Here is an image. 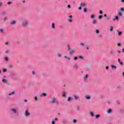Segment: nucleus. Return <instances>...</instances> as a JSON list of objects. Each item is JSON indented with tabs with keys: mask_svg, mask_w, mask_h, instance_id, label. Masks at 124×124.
Segmentation results:
<instances>
[{
	"mask_svg": "<svg viewBox=\"0 0 124 124\" xmlns=\"http://www.w3.org/2000/svg\"><path fill=\"white\" fill-rule=\"evenodd\" d=\"M121 43H118V44H117V46H118V47H120V46H121Z\"/></svg>",
	"mask_w": 124,
	"mask_h": 124,
	"instance_id": "42",
	"label": "nucleus"
},
{
	"mask_svg": "<svg viewBox=\"0 0 124 124\" xmlns=\"http://www.w3.org/2000/svg\"><path fill=\"white\" fill-rule=\"evenodd\" d=\"M102 16H99V17H98V18L99 19H102Z\"/></svg>",
	"mask_w": 124,
	"mask_h": 124,
	"instance_id": "44",
	"label": "nucleus"
},
{
	"mask_svg": "<svg viewBox=\"0 0 124 124\" xmlns=\"http://www.w3.org/2000/svg\"><path fill=\"white\" fill-rule=\"evenodd\" d=\"M51 28L52 29H53V30H55V29L56 28V27H55V23H52L51 24Z\"/></svg>",
	"mask_w": 124,
	"mask_h": 124,
	"instance_id": "13",
	"label": "nucleus"
},
{
	"mask_svg": "<svg viewBox=\"0 0 124 124\" xmlns=\"http://www.w3.org/2000/svg\"><path fill=\"white\" fill-rule=\"evenodd\" d=\"M111 68H112V69H113V68H114V69H117V66H116L114 65H111Z\"/></svg>",
	"mask_w": 124,
	"mask_h": 124,
	"instance_id": "22",
	"label": "nucleus"
},
{
	"mask_svg": "<svg viewBox=\"0 0 124 124\" xmlns=\"http://www.w3.org/2000/svg\"><path fill=\"white\" fill-rule=\"evenodd\" d=\"M99 13H100V14H103V12L102 11H101V10H100V11H99Z\"/></svg>",
	"mask_w": 124,
	"mask_h": 124,
	"instance_id": "48",
	"label": "nucleus"
},
{
	"mask_svg": "<svg viewBox=\"0 0 124 124\" xmlns=\"http://www.w3.org/2000/svg\"><path fill=\"white\" fill-rule=\"evenodd\" d=\"M62 97H66V93L65 92H63L62 94Z\"/></svg>",
	"mask_w": 124,
	"mask_h": 124,
	"instance_id": "14",
	"label": "nucleus"
},
{
	"mask_svg": "<svg viewBox=\"0 0 124 124\" xmlns=\"http://www.w3.org/2000/svg\"><path fill=\"white\" fill-rule=\"evenodd\" d=\"M2 82L3 84H7V80L4 79H2Z\"/></svg>",
	"mask_w": 124,
	"mask_h": 124,
	"instance_id": "12",
	"label": "nucleus"
},
{
	"mask_svg": "<svg viewBox=\"0 0 124 124\" xmlns=\"http://www.w3.org/2000/svg\"><path fill=\"white\" fill-rule=\"evenodd\" d=\"M120 11H121V12H124V8H122L120 9Z\"/></svg>",
	"mask_w": 124,
	"mask_h": 124,
	"instance_id": "36",
	"label": "nucleus"
},
{
	"mask_svg": "<svg viewBox=\"0 0 124 124\" xmlns=\"http://www.w3.org/2000/svg\"><path fill=\"white\" fill-rule=\"evenodd\" d=\"M67 7L68 8H71V6H70V5H68Z\"/></svg>",
	"mask_w": 124,
	"mask_h": 124,
	"instance_id": "54",
	"label": "nucleus"
},
{
	"mask_svg": "<svg viewBox=\"0 0 124 124\" xmlns=\"http://www.w3.org/2000/svg\"><path fill=\"white\" fill-rule=\"evenodd\" d=\"M11 111L13 114H15V115H16L18 113V110H17V108H12Z\"/></svg>",
	"mask_w": 124,
	"mask_h": 124,
	"instance_id": "5",
	"label": "nucleus"
},
{
	"mask_svg": "<svg viewBox=\"0 0 124 124\" xmlns=\"http://www.w3.org/2000/svg\"><path fill=\"white\" fill-rule=\"evenodd\" d=\"M118 62L120 63V65H123V62H121V60H120V59H118Z\"/></svg>",
	"mask_w": 124,
	"mask_h": 124,
	"instance_id": "20",
	"label": "nucleus"
},
{
	"mask_svg": "<svg viewBox=\"0 0 124 124\" xmlns=\"http://www.w3.org/2000/svg\"><path fill=\"white\" fill-rule=\"evenodd\" d=\"M80 6H83V7H85L86 6V3H81L80 4Z\"/></svg>",
	"mask_w": 124,
	"mask_h": 124,
	"instance_id": "21",
	"label": "nucleus"
},
{
	"mask_svg": "<svg viewBox=\"0 0 124 124\" xmlns=\"http://www.w3.org/2000/svg\"><path fill=\"white\" fill-rule=\"evenodd\" d=\"M72 99V98L71 97H69L67 99V101H70Z\"/></svg>",
	"mask_w": 124,
	"mask_h": 124,
	"instance_id": "27",
	"label": "nucleus"
},
{
	"mask_svg": "<svg viewBox=\"0 0 124 124\" xmlns=\"http://www.w3.org/2000/svg\"><path fill=\"white\" fill-rule=\"evenodd\" d=\"M104 17H107V15L105 14V15H104Z\"/></svg>",
	"mask_w": 124,
	"mask_h": 124,
	"instance_id": "62",
	"label": "nucleus"
},
{
	"mask_svg": "<svg viewBox=\"0 0 124 124\" xmlns=\"http://www.w3.org/2000/svg\"><path fill=\"white\" fill-rule=\"evenodd\" d=\"M15 94V92H13L10 93L9 94V95H13V94Z\"/></svg>",
	"mask_w": 124,
	"mask_h": 124,
	"instance_id": "24",
	"label": "nucleus"
},
{
	"mask_svg": "<svg viewBox=\"0 0 124 124\" xmlns=\"http://www.w3.org/2000/svg\"><path fill=\"white\" fill-rule=\"evenodd\" d=\"M74 124H76V123H77V120L74 119L73 121Z\"/></svg>",
	"mask_w": 124,
	"mask_h": 124,
	"instance_id": "37",
	"label": "nucleus"
},
{
	"mask_svg": "<svg viewBox=\"0 0 124 124\" xmlns=\"http://www.w3.org/2000/svg\"><path fill=\"white\" fill-rule=\"evenodd\" d=\"M96 33H97V34H98V33H99V30H96Z\"/></svg>",
	"mask_w": 124,
	"mask_h": 124,
	"instance_id": "40",
	"label": "nucleus"
},
{
	"mask_svg": "<svg viewBox=\"0 0 124 124\" xmlns=\"http://www.w3.org/2000/svg\"><path fill=\"white\" fill-rule=\"evenodd\" d=\"M4 32V30L3 29H0V32L3 33Z\"/></svg>",
	"mask_w": 124,
	"mask_h": 124,
	"instance_id": "23",
	"label": "nucleus"
},
{
	"mask_svg": "<svg viewBox=\"0 0 124 124\" xmlns=\"http://www.w3.org/2000/svg\"><path fill=\"white\" fill-rule=\"evenodd\" d=\"M79 58L81 60H83V57L82 56H79Z\"/></svg>",
	"mask_w": 124,
	"mask_h": 124,
	"instance_id": "53",
	"label": "nucleus"
},
{
	"mask_svg": "<svg viewBox=\"0 0 124 124\" xmlns=\"http://www.w3.org/2000/svg\"><path fill=\"white\" fill-rule=\"evenodd\" d=\"M110 54L111 56H114L115 55V50H111L110 51Z\"/></svg>",
	"mask_w": 124,
	"mask_h": 124,
	"instance_id": "9",
	"label": "nucleus"
},
{
	"mask_svg": "<svg viewBox=\"0 0 124 124\" xmlns=\"http://www.w3.org/2000/svg\"><path fill=\"white\" fill-rule=\"evenodd\" d=\"M108 114H110V113H112V109H109L108 110Z\"/></svg>",
	"mask_w": 124,
	"mask_h": 124,
	"instance_id": "31",
	"label": "nucleus"
},
{
	"mask_svg": "<svg viewBox=\"0 0 124 124\" xmlns=\"http://www.w3.org/2000/svg\"><path fill=\"white\" fill-rule=\"evenodd\" d=\"M2 6V2H0V7H1Z\"/></svg>",
	"mask_w": 124,
	"mask_h": 124,
	"instance_id": "49",
	"label": "nucleus"
},
{
	"mask_svg": "<svg viewBox=\"0 0 124 124\" xmlns=\"http://www.w3.org/2000/svg\"><path fill=\"white\" fill-rule=\"evenodd\" d=\"M83 11L84 12H87V9L86 8H84Z\"/></svg>",
	"mask_w": 124,
	"mask_h": 124,
	"instance_id": "52",
	"label": "nucleus"
},
{
	"mask_svg": "<svg viewBox=\"0 0 124 124\" xmlns=\"http://www.w3.org/2000/svg\"><path fill=\"white\" fill-rule=\"evenodd\" d=\"M97 23V21H96V20H94L93 21V25L96 24Z\"/></svg>",
	"mask_w": 124,
	"mask_h": 124,
	"instance_id": "28",
	"label": "nucleus"
},
{
	"mask_svg": "<svg viewBox=\"0 0 124 124\" xmlns=\"http://www.w3.org/2000/svg\"><path fill=\"white\" fill-rule=\"evenodd\" d=\"M40 96H41V97H42V96H47V94L44 93L40 94Z\"/></svg>",
	"mask_w": 124,
	"mask_h": 124,
	"instance_id": "11",
	"label": "nucleus"
},
{
	"mask_svg": "<svg viewBox=\"0 0 124 124\" xmlns=\"http://www.w3.org/2000/svg\"><path fill=\"white\" fill-rule=\"evenodd\" d=\"M68 22H69V23H71V22H72V19H69Z\"/></svg>",
	"mask_w": 124,
	"mask_h": 124,
	"instance_id": "50",
	"label": "nucleus"
},
{
	"mask_svg": "<svg viewBox=\"0 0 124 124\" xmlns=\"http://www.w3.org/2000/svg\"><path fill=\"white\" fill-rule=\"evenodd\" d=\"M50 103L51 104H55V103H57V98L55 97L51 98Z\"/></svg>",
	"mask_w": 124,
	"mask_h": 124,
	"instance_id": "3",
	"label": "nucleus"
},
{
	"mask_svg": "<svg viewBox=\"0 0 124 124\" xmlns=\"http://www.w3.org/2000/svg\"><path fill=\"white\" fill-rule=\"evenodd\" d=\"M6 71H7V69H3V72H6Z\"/></svg>",
	"mask_w": 124,
	"mask_h": 124,
	"instance_id": "41",
	"label": "nucleus"
},
{
	"mask_svg": "<svg viewBox=\"0 0 124 124\" xmlns=\"http://www.w3.org/2000/svg\"><path fill=\"white\" fill-rule=\"evenodd\" d=\"M110 19H111V17H110V16H108L107 17V20H110Z\"/></svg>",
	"mask_w": 124,
	"mask_h": 124,
	"instance_id": "43",
	"label": "nucleus"
},
{
	"mask_svg": "<svg viewBox=\"0 0 124 124\" xmlns=\"http://www.w3.org/2000/svg\"><path fill=\"white\" fill-rule=\"evenodd\" d=\"M5 45H9V42H6L5 43Z\"/></svg>",
	"mask_w": 124,
	"mask_h": 124,
	"instance_id": "45",
	"label": "nucleus"
},
{
	"mask_svg": "<svg viewBox=\"0 0 124 124\" xmlns=\"http://www.w3.org/2000/svg\"><path fill=\"white\" fill-rule=\"evenodd\" d=\"M7 16H5L3 18V22H6V21H7Z\"/></svg>",
	"mask_w": 124,
	"mask_h": 124,
	"instance_id": "17",
	"label": "nucleus"
},
{
	"mask_svg": "<svg viewBox=\"0 0 124 124\" xmlns=\"http://www.w3.org/2000/svg\"><path fill=\"white\" fill-rule=\"evenodd\" d=\"M122 53H124V48L122 49Z\"/></svg>",
	"mask_w": 124,
	"mask_h": 124,
	"instance_id": "63",
	"label": "nucleus"
},
{
	"mask_svg": "<svg viewBox=\"0 0 124 124\" xmlns=\"http://www.w3.org/2000/svg\"><path fill=\"white\" fill-rule=\"evenodd\" d=\"M117 52L119 54H121V53H122V51H121L120 50H117Z\"/></svg>",
	"mask_w": 124,
	"mask_h": 124,
	"instance_id": "51",
	"label": "nucleus"
},
{
	"mask_svg": "<svg viewBox=\"0 0 124 124\" xmlns=\"http://www.w3.org/2000/svg\"><path fill=\"white\" fill-rule=\"evenodd\" d=\"M117 32H118L119 36H121V35H122V34H123V32L119 31V30H117Z\"/></svg>",
	"mask_w": 124,
	"mask_h": 124,
	"instance_id": "15",
	"label": "nucleus"
},
{
	"mask_svg": "<svg viewBox=\"0 0 124 124\" xmlns=\"http://www.w3.org/2000/svg\"><path fill=\"white\" fill-rule=\"evenodd\" d=\"M62 56V53L60 52H57V57L58 58H61Z\"/></svg>",
	"mask_w": 124,
	"mask_h": 124,
	"instance_id": "6",
	"label": "nucleus"
},
{
	"mask_svg": "<svg viewBox=\"0 0 124 124\" xmlns=\"http://www.w3.org/2000/svg\"><path fill=\"white\" fill-rule=\"evenodd\" d=\"M78 9H79V10H82V7H79L78 8Z\"/></svg>",
	"mask_w": 124,
	"mask_h": 124,
	"instance_id": "57",
	"label": "nucleus"
},
{
	"mask_svg": "<svg viewBox=\"0 0 124 124\" xmlns=\"http://www.w3.org/2000/svg\"><path fill=\"white\" fill-rule=\"evenodd\" d=\"M80 45H81V46H85V44H84L83 43H81Z\"/></svg>",
	"mask_w": 124,
	"mask_h": 124,
	"instance_id": "46",
	"label": "nucleus"
},
{
	"mask_svg": "<svg viewBox=\"0 0 124 124\" xmlns=\"http://www.w3.org/2000/svg\"><path fill=\"white\" fill-rule=\"evenodd\" d=\"M117 104H120V102L117 101Z\"/></svg>",
	"mask_w": 124,
	"mask_h": 124,
	"instance_id": "64",
	"label": "nucleus"
},
{
	"mask_svg": "<svg viewBox=\"0 0 124 124\" xmlns=\"http://www.w3.org/2000/svg\"><path fill=\"white\" fill-rule=\"evenodd\" d=\"M74 98H75V99H76V100L78 99V97L77 95H74Z\"/></svg>",
	"mask_w": 124,
	"mask_h": 124,
	"instance_id": "39",
	"label": "nucleus"
},
{
	"mask_svg": "<svg viewBox=\"0 0 124 124\" xmlns=\"http://www.w3.org/2000/svg\"><path fill=\"white\" fill-rule=\"evenodd\" d=\"M9 68H13V65L12 64H10V65H9Z\"/></svg>",
	"mask_w": 124,
	"mask_h": 124,
	"instance_id": "35",
	"label": "nucleus"
},
{
	"mask_svg": "<svg viewBox=\"0 0 124 124\" xmlns=\"http://www.w3.org/2000/svg\"><path fill=\"white\" fill-rule=\"evenodd\" d=\"M74 53H75V50H74V49H71L70 51V55L72 56Z\"/></svg>",
	"mask_w": 124,
	"mask_h": 124,
	"instance_id": "7",
	"label": "nucleus"
},
{
	"mask_svg": "<svg viewBox=\"0 0 124 124\" xmlns=\"http://www.w3.org/2000/svg\"><path fill=\"white\" fill-rule=\"evenodd\" d=\"M5 52L6 53V54H9V53H10V50L7 49L5 51Z\"/></svg>",
	"mask_w": 124,
	"mask_h": 124,
	"instance_id": "19",
	"label": "nucleus"
},
{
	"mask_svg": "<svg viewBox=\"0 0 124 124\" xmlns=\"http://www.w3.org/2000/svg\"><path fill=\"white\" fill-rule=\"evenodd\" d=\"M86 99H87L89 100V99H91V95H86L85 96Z\"/></svg>",
	"mask_w": 124,
	"mask_h": 124,
	"instance_id": "10",
	"label": "nucleus"
},
{
	"mask_svg": "<svg viewBox=\"0 0 124 124\" xmlns=\"http://www.w3.org/2000/svg\"><path fill=\"white\" fill-rule=\"evenodd\" d=\"M55 121L56 122L58 121V118H55Z\"/></svg>",
	"mask_w": 124,
	"mask_h": 124,
	"instance_id": "59",
	"label": "nucleus"
},
{
	"mask_svg": "<svg viewBox=\"0 0 124 124\" xmlns=\"http://www.w3.org/2000/svg\"><path fill=\"white\" fill-rule=\"evenodd\" d=\"M23 115L26 118H29V117H30V116H31V113H30V111H29V110L26 109V110H25V112L24 113Z\"/></svg>",
	"mask_w": 124,
	"mask_h": 124,
	"instance_id": "2",
	"label": "nucleus"
},
{
	"mask_svg": "<svg viewBox=\"0 0 124 124\" xmlns=\"http://www.w3.org/2000/svg\"><path fill=\"white\" fill-rule=\"evenodd\" d=\"M2 14V15H5V14H6V13L5 12H3Z\"/></svg>",
	"mask_w": 124,
	"mask_h": 124,
	"instance_id": "60",
	"label": "nucleus"
},
{
	"mask_svg": "<svg viewBox=\"0 0 124 124\" xmlns=\"http://www.w3.org/2000/svg\"><path fill=\"white\" fill-rule=\"evenodd\" d=\"M55 121H53L52 122V124H55Z\"/></svg>",
	"mask_w": 124,
	"mask_h": 124,
	"instance_id": "61",
	"label": "nucleus"
},
{
	"mask_svg": "<svg viewBox=\"0 0 124 124\" xmlns=\"http://www.w3.org/2000/svg\"><path fill=\"white\" fill-rule=\"evenodd\" d=\"M32 73L33 75H34L35 74V73L34 72V71H32Z\"/></svg>",
	"mask_w": 124,
	"mask_h": 124,
	"instance_id": "58",
	"label": "nucleus"
},
{
	"mask_svg": "<svg viewBox=\"0 0 124 124\" xmlns=\"http://www.w3.org/2000/svg\"><path fill=\"white\" fill-rule=\"evenodd\" d=\"M90 116L92 118H93V117H94V114H93V112H90Z\"/></svg>",
	"mask_w": 124,
	"mask_h": 124,
	"instance_id": "18",
	"label": "nucleus"
},
{
	"mask_svg": "<svg viewBox=\"0 0 124 124\" xmlns=\"http://www.w3.org/2000/svg\"><path fill=\"white\" fill-rule=\"evenodd\" d=\"M28 25H29V21L27 19H24L21 22V26L23 28L28 27Z\"/></svg>",
	"mask_w": 124,
	"mask_h": 124,
	"instance_id": "1",
	"label": "nucleus"
},
{
	"mask_svg": "<svg viewBox=\"0 0 124 124\" xmlns=\"http://www.w3.org/2000/svg\"><path fill=\"white\" fill-rule=\"evenodd\" d=\"M12 2H8L7 3V4H12Z\"/></svg>",
	"mask_w": 124,
	"mask_h": 124,
	"instance_id": "55",
	"label": "nucleus"
},
{
	"mask_svg": "<svg viewBox=\"0 0 124 124\" xmlns=\"http://www.w3.org/2000/svg\"><path fill=\"white\" fill-rule=\"evenodd\" d=\"M4 60H5L6 62H8L9 61V59H8V57H5Z\"/></svg>",
	"mask_w": 124,
	"mask_h": 124,
	"instance_id": "25",
	"label": "nucleus"
},
{
	"mask_svg": "<svg viewBox=\"0 0 124 124\" xmlns=\"http://www.w3.org/2000/svg\"><path fill=\"white\" fill-rule=\"evenodd\" d=\"M118 15H119V16H120L121 17H123V14H122V13H121V12H119V13H118Z\"/></svg>",
	"mask_w": 124,
	"mask_h": 124,
	"instance_id": "32",
	"label": "nucleus"
},
{
	"mask_svg": "<svg viewBox=\"0 0 124 124\" xmlns=\"http://www.w3.org/2000/svg\"><path fill=\"white\" fill-rule=\"evenodd\" d=\"M89 78V75L88 74H85L83 76V80L85 83L88 82V78Z\"/></svg>",
	"mask_w": 124,
	"mask_h": 124,
	"instance_id": "4",
	"label": "nucleus"
},
{
	"mask_svg": "<svg viewBox=\"0 0 124 124\" xmlns=\"http://www.w3.org/2000/svg\"><path fill=\"white\" fill-rule=\"evenodd\" d=\"M34 100H35V101H37V100H38V99L37 98V97L35 96L34 97Z\"/></svg>",
	"mask_w": 124,
	"mask_h": 124,
	"instance_id": "38",
	"label": "nucleus"
},
{
	"mask_svg": "<svg viewBox=\"0 0 124 124\" xmlns=\"http://www.w3.org/2000/svg\"><path fill=\"white\" fill-rule=\"evenodd\" d=\"M10 25H11V26H13L14 25L16 24V20H13L12 21H11L10 22Z\"/></svg>",
	"mask_w": 124,
	"mask_h": 124,
	"instance_id": "8",
	"label": "nucleus"
},
{
	"mask_svg": "<svg viewBox=\"0 0 124 124\" xmlns=\"http://www.w3.org/2000/svg\"><path fill=\"white\" fill-rule=\"evenodd\" d=\"M106 69H109V67L108 66H107L106 67Z\"/></svg>",
	"mask_w": 124,
	"mask_h": 124,
	"instance_id": "56",
	"label": "nucleus"
},
{
	"mask_svg": "<svg viewBox=\"0 0 124 124\" xmlns=\"http://www.w3.org/2000/svg\"><path fill=\"white\" fill-rule=\"evenodd\" d=\"M74 68H76V69H77L78 68V65H75L74 66Z\"/></svg>",
	"mask_w": 124,
	"mask_h": 124,
	"instance_id": "34",
	"label": "nucleus"
},
{
	"mask_svg": "<svg viewBox=\"0 0 124 124\" xmlns=\"http://www.w3.org/2000/svg\"><path fill=\"white\" fill-rule=\"evenodd\" d=\"M113 21H119V17L118 16H115V18H113Z\"/></svg>",
	"mask_w": 124,
	"mask_h": 124,
	"instance_id": "16",
	"label": "nucleus"
},
{
	"mask_svg": "<svg viewBox=\"0 0 124 124\" xmlns=\"http://www.w3.org/2000/svg\"><path fill=\"white\" fill-rule=\"evenodd\" d=\"M74 60L75 61H77V60H78V57H75L74 58Z\"/></svg>",
	"mask_w": 124,
	"mask_h": 124,
	"instance_id": "47",
	"label": "nucleus"
},
{
	"mask_svg": "<svg viewBox=\"0 0 124 124\" xmlns=\"http://www.w3.org/2000/svg\"><path fill=\"white\" fill-rule=\"evenodd\" d=\"M95 117H96V119H98L100 117V115H96Z\"/></svg>",
	"mask_w": 124,
	"mask_h": 124,
	"instance_id": "30",
	"label": "nucleus"
},
{
	"mask_svg": "<svg viewBox=\"0 0 124 124\" xmlns=\"http://www.w3.org/2000/svg\"><path fill=\"white\" fill-rule=\"evenodd\" d=\"M64 59L68 60L69 61L70 60V58H67V57H66V56H64Z\"/></svg>",
	"mask_w": 124,
	"mask_h": 124,
	"instance_id": "29",
	"label": "nucleus"
},
{
	"mask_svg": "<svg viewBox=\"0 0 124 124\" xmlns=\"http://www.w3.org/2000/svg\"><path fill=\"white\" fill-rule=\"evenodd\" d=\"M94 18V15H92L91 16V19H93Z\"/></svg>",
	"mask_w": 124,
	"mask_h": 124,
	"instance_id": "33",
	"label": "nucleus"
},
{
	"mask_svg": "<svg viewBox=\"0 0 124 124\" xmlns=\"http://www.w3.org/2000/svg\"><path fill=\"white\" fill-rule=\"evenodd\" d=\"M113 26H110V31H113Z\"/></svg>",
	"mask_w": 124,
	"mask_h": 124,
	"instance_id": "26",
	"label": "nucleus"
}]
</instances>
